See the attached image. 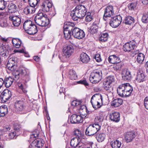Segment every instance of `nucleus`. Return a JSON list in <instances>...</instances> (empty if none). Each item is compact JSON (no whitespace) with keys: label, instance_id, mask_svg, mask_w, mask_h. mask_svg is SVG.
Wrapping results in <instances>:
<instances>
[{"label":"nucleus","instance_id":"2eb2a0df","mask_svg":"<svg viewBox=\"0 0 148 148\" xmlns=\"http://www.w3.org/2000/svg\"><path fill=\"white\" fill-rule=\"evenodd\" d=\"M44 141L42 139L40 138H36L32 143L31 145L33 148H40L43 146Z\"/></svg>","mask_w":148,"mask_h":148},{"label":"nucleus","instance_id":"3c124183","mask_svg":"<svg viewBox=\"0 0 148 148\" xmlns=\"http://www.w3.org/2000/svg\"><path fill=\"white\" fill-rule=\"evenodd\" d=\"M7 2L4 0L0 2V10H3L7 6Z\"/></svg>","mask_w":148,"mask_h":148},{"label":"nucleus","instance_id":"ddd939ff","mask_svg":"<svg viewBox=\"0 0 148 148\" xmlns=\"http://www.w3.org/2000/svg\"><path fill=\"white\" fill-rule=\"evenodd\" d=\"M136 136V133L133 131L128 132L125 134V139L127 143L131 142Z\"/></svg>","mask_w":148,"mask_h":148},{"label":"nucleus","instance_id":"423d86ee","mask_svg":"<svg viewBox=\"0 0 148 148\" xmlns=\"http://www.w3.org/2000/svg\"><path fill=\"white\" fill-rule=\"evenodd\" d=\"M136 42L134 40L128 42L124 45L123 50L125 52H129L134 49L136 47Z\"/></svg>","mask_w":148,"mask_h":148},{"label":"nucleus","instance_id":"7c9ffc66","mask_svg":"<svg viewBox=\"0 0 148 148\" xmlns=\"http://www.w3.org/2000/svg\"><path fill=\"white\" fill-rule=\"evenodd\" d=\"M8 108L6 106L3 105L0 107V117L4 116L8 113Z\"/></svg>","mask_w":148,"mask_h":148},{"label":"nucleus","instance_id":"e433bc0d","mask_svg":"<svg viewBox=\"0 0 148 148\" xmlns=\"http://www.w3.org/2000/svg\"><path fill=\"white\" fill-rule=\"evenodd\" d=\"M8 7L9 10V12L11 13H15L17 11V7L14 4L11 3Z\"/></svg>","mask_w":148,"mask_h":148},{"label":"nucleus","instance_id":"b1692460","mask_svg":"<svg viewBox=\"0 0 148 148\" xmlns=\"http://www.w3.org/2000/svg\"><path fill=\"white\" fill-rule=\"evenodd\" d=\"M81 140L80 138H77V137H75L73 138L71 141V145L75 148L77 147L79 145L81 144L80 142Z\"/></svg>","mask_w":148,"mask_h":148},{"label":"nucleus","instance_id":"37998d69","mask_svg":"<svg viewBox=\"0 0 148 148\" xmlns=\"http://www.w3.org/2000/svg\"><path fill=\"white\" fill-rule=\"evenodd\" d=\"M105 136L106 135L104 134L101 133L98 135H97L96 138L98 142H101L104 140Z\"/></svg>","mask_w":148,"mask_h":148},{"label":"nucleus","instance_id":"412c9836","mask_svg":"<svg viewBox=\"0 0 148 148\" xmlns=\"http://www.w3.org/2000/svg\"><path fill=\"white\" fill-rule=\"evenodd\" d=\"M90 60L88 55L85 53L83 52L81 53L79 57V61L84 64L88 62Z\"/></svg>","mask_w":148,"mask_h":148},{"label":"nucleus","instance_id":"6e6d98bb","mask_svg":"<svg viewBox=\"0 0 148 148\" xmlns=\"http://www.w3.org/2000/svg\"><path fill=\"white\" fill-rule=\"evenodd\" d=\"M82 101H81L79 100L77 101L76 100H73L71 103V105L72 106H75L81 104Z\"/></svg>","mask_w":148,"mask_h":148},{"label":"nucleus","instance_id":"bf43d9fd","mask_svg":"<svg viewBox=\"0 0 148 148\" xmlns=\"http://www.w3.org/2000/svg\"><path fill=\"white\" fill-rule=\"evenodd\" d=\"M39 130H35L31 135V137L32 138L37 137L39 134Z\"/></svg>","mask_w":148,"mask_h":148},{"label":"nucleus","instance_id":"f257e3e1","mask_svg":"<svg viewBox=\"0 0 148 148\" xmlns=\"http://www.w3.org/2000/svg\"><path fill=\"white\" fill-rule=\"evenodd\" d=\"M63 32L64 38L66 40L70 39L72 35L75 38L80 39L84 37L85 34L84 31L75 27L73 23L66 22L64 23Z\"/></svg>","mask_w":148,"mask_h":148},{"label":"nucleus","instance_id":"9d476101","mask_svg":"<svg viewBox=\"0 0 148 148\" xmlns=\"http://www.w3.org/2000/svg\"><path fill=\"white\" fill-rule=\"evenodd\" d=\"M146 77L145 72L142 69H139L137 72L136 80L138 82H142L146 80Z\"/></svg>","mask_w":148,"mask_h":148},{"label":"nucleus","instance_id":"1a4fd4ad","mask_svg":"<svg viewBox=\"0 0 148 148\" xmlns=\"http://www.w3.org/2000/svg\"><path fill=\"white\" fill-rule=\"evenodd\" d=\"M113 7L112 5H109L104 10V13L103 19L106 21L108 17H110L114 14Z\"/></svg>","mask_w":148,"mask_h":148},{"label":"nucleus","instance_id":"aec40b11","mask_svg":"<svg viewBox=\"0 0 148 148\" xmlns=\"http://www.w3.org/2000/svg\"><path fill=\"white\" fill-rule=\"evenodd\" d=\"M122 77L123 80L128 82L131 80L132 78L131 72L128 71H123L122 73Z\"/></svg>","mask_w":148,"mask_h":148},{"label":"nucleus","instance_id":"f3484780","mask_svg":"<svg viewBox=\"0 0 148 148\" xmlns=\"http://www.w3.org/2000/svg\"><path fill=\"white\" fill-rule=\"evenodd\" d=\"M9 18L12 21L13 24L15 26H18L21 23V19L17 16L12 15L9 16Z\"/></svg>","mask_w":148,"mask_h":148},{"label":"nucleus","instance_id":"dca6fc26","mask_svg":"<svg viewBox=\"0 0 148 148\" xmlns=\"http://www.w3.org/2000/svg\"><path fill=\"white\" fill-rule=\"evenodd\" d=\"M20 78L26 82L29 79V74L27 70L24 68L19 69Z\"/></svg>","mask_w":148,"mask_h":148},{"label":"nucleus","instance_id":"4468645a","mask_svg":"<svg viewBox=\"0 0 148 148\" xmlns=\"http://www.w3.org/2000/svg\"><path fill=\"white\" fill-rule=\"evenodd\" d=\"M109 117L112 121L118 123L120 120V114L119 112H116L110 113L109 114Z\"/></svg>","mask_w":148,"mask_h":148},{"label":"nucleus","instance_id":"2f4dec72","mask_svg":"<svg viewBox=\"0 0 148 148\" xmlns=\"http://www.w3.org/2000/svg\"><path fill=\"white\" fill-rule=\"evenodd\" d=\"M68 76L70 79L72 80H76L77 78L75 71L73 69H70L69 72Z\"/></svg>","mask_w":148,"mask_h":148},{"label":"nucleus","instance_id":"ea45409f","mask_svg":"<svg viewBox=\"0 0 148 148\" xmlns=\"http://www.w3.org/2000/svg\"><path fill=\"white\" fill-rule=\"evenodd\" d=\"M144 58V55L143 53H140L138 54L137 61L138 63L142 64L143 62Z\"/></svg>","mask_w":148,"mask_h":148},{"label":"nucleus","instance_id":"72a5a7b5","mask_svg":"<svg viewBox=\"0 0 148 148\" xmlns=\"http://www.w3.org/2000/svg\"><path fill=\"white\" fill-rule=\"evenodd\" d=\"M98 27L96 23H93L89 30V32L92 34L97 33L98 32Z\"/></svg>","mask_w":148,"mask_h":148},{"label":"nucleus","instance_id":"c85d7f7f","mask_svg":"<svg viewBox=\"0 0 148 148\" xmlns=\"http://www.w3.org/2000/svg\"><path fill=\"white\" fill-rule=\"evenodd\" d=\"M125 84H122L119 85L117 88V93L120 97H122L124 95L123 92L125 91Z\"/></svg>","mask_w":148,"mask_h":148},{"label":"nucleus","instance_id":"4c0bfd02","mask_svg":"<svg viewBox=\"0 0 148 148\" xmlns=\"http://www.w3.org/2000/svg\"><path fill=\"white\" fill-rule=\"evenodd\" d=\"M12 42L13 45H15L17 48L19 47L22 44L21 40L18 38H14Z\"/></svg>","mask_w":148,"mask_h":148},{"label":"nucleus","instance_id":"338daca9","mask_svg":"<svg viewBox=\"0 0 148 148\" xmlns=\"http://www.w3.org/2000/svg\"><path fill=\"white\" fill-rule=\"evenodd\" d=\"M137 3L136 2H133L130 3L129 6V8L131 10L134 9L136 7Z\"/></svg>","mask_w":148,"mask_h":148},{"label":"nucleus","instance_id":"8fccbe9b","mask_svg":"<svg viewBox=\"0 0 148 148\" xmlns=\"http://www.w3.org/2000/svg\"><path fill=\"white\" fill-rule=\"evenodd\" d=\"M125 91H132L133 89L132 87L128 83L125 84Z\"/></svg>","mask_w":148,"mask_h":148},{"label":"nucleus","instance_id":"864d4df0","mask_svg":"<svg viewBox=\"0 0 148 148\" xmlns=\"http://www.w3.org/2000/svg\"><path fill=\"white\" fill-rule=\"evenodd\" d=\"M40 0H28V2L30 5L36 6L37 5Z\"/></svg>","mask_w":148,"mask_h":148},{"label":"nucleus","instance_id":"6ab92c4d","mask_svg":"<svg viewBox=\"0 0 148 148\" xmlns=\"http://www.w3.org/2000/svg\"><path fill=\"white\" fill-rule=\"evenodd\" d=\"M109 62L111 64H114L117 62H120V58L118 56L113 55L110 56L108 58Z\"/></svg>","mask_w":148,"mask_h":148},{"label":"nucleus","instance_id":"a211bd4d","mask_svg":"<svg viewBox=\"0 0 148 148\" xmlns=\"http://www.w3.org/2000/svg\"><path fill=\"white\" fill-rule=\"evenodd\" d=\"M35 6L30 5L25 8L23 10V12L26 14L28 15L34 13L36 10Z\"/></svg>","mask_w":148,"mask_h":148},{"label":"nucleus","instance_id":"e2e57ef3","mask_svg":"<svg viewBox=\"0 0 148 148\" xmlns=\"http://www.w3.org/2000/svg\"><path fill=\"white\" fill-rule=\"evenodd\" d=\"M83 109H84L86 112L88 114H90L91 112V111H88L87 108L86 106H81L80 109V112L82 113L81 111Z\"/></svg>","mask_w":148,"mask_h":148},{"label":"nucleus","instance_id":"bb28decb","mask_svg":"<svg viewBox=\"0 0 148 148\" xmlns=\"http://www.w3.org/2000/svg\"><path fill=\"white\" fill-rule=\"evenodd\" d=\"M14 79L10 77L5 78L4 79V85L6 88H9L12 84Z\"/></svg>","mask_w":148,"mask_h":148},{"label":"nucleus","instance_id":"f8f14e48","mask_svg":"<svg viewBox=\"0 0 148 148\" xmlns=\"http://www.w3.org/2000/svg\"><path fill=\"white\" fill-rule=\"evenodd\" d=\"M17 67L16 63L15 62L13 58L9 60L6 65V68L9 71H12L16 69Z\"/></svg>","mask_w":148,"mask_h":148},{"label":"nucleus","instance_id":"79ce46f5","mask_svg":"<svg viewBox=\"0 0 148 148\" xmlns=\"http://www.w3.org/2000/svg\"><path fill=\"white\" fill-rule=\"evenodd\" d=\"M111 145L112 148H119L121 146V143L117 140L112 142Z\"/></svg>","mask_w":148,"mask_h":148},{"label":"nucleus","instance_id":"473e14b6","mask_svg":"<svg viewBox=\"0 0 148 148\" xmlns=\"http://www.w3.org/2000/svg\"><path fill=\"white\" fill-rule=\"evenodd\" d=\"M33 24L31 20H26L23 23V27L24 29L26 31H27L29 30L30 27Z\"/></svg>","mask_w":148,"mask_h":148},{"label":"nucleus","instance_id":"9b49d317","mask_svg":"<svg viewBox=\"0 0 148 148\" xmlns=\"http://www.w3.org/2000/svg\"><path fill=\"white\" fill-rule=\"evenodd\" d=\"M53 4L52 2L49 0H45L41 5L42 11L47 12L51 10Z\"/></svg>","mask_w":148,"mask_h":148},{"label":"nucleus","instance_id":"a878e982","mask_svg":"<svg viewBox=\"0 0 148 148\" xmlns=\"http://www.w3.org/2000/svg\"><path fill=\"white\" fill-rule=\"evenodd\" d=\"M103 87L104 89L108 92L112 93L113 92V88L111 84L108 82L103 81Z\"/></svg>","mask_w":148,"mask_h":148},{"label":"nucleus","instance_id":"c756f323","mask_svg":"<svg viewBox=\"0 0 148 148\" xmlns=\"http://www.w3.org/2000/svg\"><path fill=\"white\" fill-rule=\"evenodd\" d=\"M12 74L13 76V79L14 80L16 81L19 78H20V75L19 69H18V67L15 70L12 71Z\"/></svg>","mask_w":148,"mask_h":148},{"label":"nucleus","instance_id":"39448f33","mask_svg":"<svg viewBox=\"0 0 148 148\" xmlns=\"http://www.w3.org/2000/svg\"><path fill=\"white\" fill-rule=\"evenodd\" d=\"M12 95V93L8 89H5L0 95L1 102L3 103H5L10 99Z\"/></svg>","mask_w":148,"mask_h":148},{"label":"nucleus","instance_id":"5701e85b","mask_svg":"<svg viewBox=\"0 0 148 148\" xmlns=\"http://www.w3.org/2000/svg\"><path fill=\"white\" fill-rule=\"evenodd\" d=\"M123 102V100L120 98L114 99L111 102V105L114 107H117L121 105Z\"/></svg>","mask_w":148,"mask_h":148},{"label":"nucleus","instance_id":"6e6552de","mask_svg":"<svg viewBox=\"0 0 148 148\" xmlns=\"http://www.w3.org/2000/svg\"><path fill=\"white\" fill-rule=\"evenodd\" d=\"M122 20L120 15L116 16L112 18L109 22L110 25L112 27H117L120 24Z\"/></svg>","mask_w":148,"mask_h":148},{"label":"nucleus","instance_id":"13d9d810","mask_svg":"<svg viewBox=\"0 0 148 148\" xmlns=\"http://www.w3.org/2000/svg\"><path fill=\"white\" fill-rule=\"evenodd\" d=\"M16 135L15 130H12V132L9 133L8 136L10 139H13Z\"/></svg>","mask_w":148,"mask_h":148},{"label":"nucleus","instance_id":"7ed1b4c3","mask_svg":"<svg viewBox=\"0 0 148 148\" xmlns=\"http://www.w3.org/2000/svg\"><path fill=\"white\" fill-rule=\"evenodd\" d=\"M102 71L100 70H95L91 73L90 77L91 82L95 84L99 82L102 79Z\"/></svg>","mask_w":148,"mask_h":148},{"label":"nucleus","instance_id":"49530a36","mask_svg":"<svg viewBox=\"0 0 148 148\" xmlns=\"http://www.w3.org/2000/svg\"><path fill=\"white\" fill-rule=\"evenodd\" d=\"M141 21L143 23H148V12L147 14H143Z\"/></svg>","mask_w":148,"mask_h":148},{"label":"nucleus","instance_id":"603ef678","mask_svg":"<svg viewBox=\"0 0 148 148\" xmlns=\"http://www.w3.org/2000/svg\"><path fill=\"white\" fill-rule=\"evenodd\" d=\"M83 116H81L80 115H77V123H81L83 121V119L86 117V116H85L84 114H82Z\"/></svg>","mask_w":148,"mask_h":148},{"label":"nucleus","instance_id":"0e129e2a","mask_svg":"<svg viewBox=\"0 0 148 148\" xmlns=\"http://www.w3.org/2000/svg\"><path fill=\"white\" fill-rule=\"evenodd\" d=\"M144 102L145 108L148 110V96L145 98L144 100Z\"/></svg>","mask_w":148,"mask_h":148},{"label":"nucleus","instance_id":"774afa93","mask_svg":"<svg viewBox=\"0 0 148 148\" xmlns=\"http://www.w3.org/2000/svg\"><path fill=\"white\" fill-rule=\"evenodd\" d=\"M40 26L41 27H46L49 24V19L48 18L47 22L42 21V22Z\"/></svg>","mask_w":148,"mask_h":148},{"label":"nucleus","instance_id":"de8ad7c7","mask_svg":"<svg viewBox=\"0 0 148 148\" xmlns=\"http://www.w3.org/2000/svg\"><path fill=\"white\" fill-rule=\"evenodd\" d=\"M104 81L110 84H111L114 81V77L113 76H110L106 79H105Z\"/></svg>","mask_w":148,"mask_h":148},{"label":"nucleus","instance_id":"20e7f679","mask_svg":"<svg viewBox=\"0 0 148 148\" xmlns=\"http://www.w3.org/2000/svg\"><path fill=\"white\" fill-rule=\"evenodd\" d=\"M102 96L99 93L93 95L91 98L90 102L93 108L96 110L100 108L101 106L100 102L102 101Z\"/></svg>","mask_w":148,"mask_h":148},{"label":"nucleus","instance_id":"0eeeda50","mask_svg":"<svg viewBox=\"0 0 148 148\" xmlns=\"http://www.w3.org/2000/svg\"><path fill=\"white\" fill-rule=\"evenodd\" d=\"M74 49L72 46L69 45L64 47L63 49L62 56L63 58H68L73 52Z\"/></svg>","mask_w":148,"mask_h":148},{"label":"nucleus","instance_id":"a19ab883","mask_svg":"<svg viewBox=\"0 0 148 148\" xmlns=\"http://www.w3.org/2000/svg\"><path fill=\"white\" fill-rule=\"evenodd\" d=\"M84 134V132L83 130H74L73 132V135L78 136L77 138L80 139Z\"/></svg>","mask_w":148,"mask_h":148},{"label":"nucleus","instance_id":"a18cd8bd","mask_svg":"<svg viewBox=\"0 0 148 148\" xmlns=\"http://www.w3.org/2000/svg\"><path fill=\"white\" fill-rule=\"evenodd\" d=\"M77 115L75 114H72L70 119V121L72 123H76L77 122Z\"/></svg>","mask_w":148,"mask_h":148},{"label":"nucleus","instance_id":"cd10ccee","mask_svg":"<svg viewBox=\"0 0 148 148\" xmlns=\"http://www.w3.org/2000/svg\"><path fill=\"white\" fill-rule=\"evenodd\" d=\"M27 33L30 35H34L36 33L38 32L37 27L34 24H33L30 27Z\"/></svg>","mask_w":148,"mask_h":148},{"label":"nucleus","instance_id":"c03bdc74","mask_svg":"<svg viewBox=\"0 0 148 148\" xmlns=\"http://www.w3.org/2000/svg\"><path fill=\"white\" fill-rule=\"evenodd\" d=\"M114 64L115 65L113 66V68L116 71L120 70L122 66V64L121 61L120 62H117L116 63H115Z\"/></svg>","mask_w":148,"mask_h":148},{"label":"nucleus","instance_id":"5fc2aeb1","mask_svg":"<svg viewBox=\"0 0 148 148\" xmlns=\"http://www.w3.org/2000/svg\"><path fill=\"white\" fill-rule=\"evenodd\" d=\"M91 127L95 128L96 130H100L101 126L98 124L95 123L92 125H90L88 127H87L86 130H88V129L90 128Z\"/></svg>","mask_w":148,"mask_h":148},{"label":"nucleus","instance_id":"052dcab7","mask_svg":"<svg viewBox=\"0 0 148 148\" xmlns=\"http://www.w3.org/2000/svg\"><path fill=\"white\" fill-rule=\"evenodd\" d=\"M77 83L79 84H81L84 85L85 86H88L89 84L87 82V81L85 79L83 80H80L77 82Z\"/></svg>","mask_w":148,"mask_h":148},{"label":"nucleus","instance_id":"f704fd0d","mask_svg":"<svg viewBox=\"0 0 148 148\" xmlns=\"http://www.w3.org/2000/svg\"><path fill=\"white\" fill-rule=\"evenodd\" d=\"M0 53H1L2 56H8L9 51L4 46L0 47Z\"/></svg>","mask_w":148,"mask_h":148},{"label":"nucleus","instance_id":"f03ea898","mask_svg":"<svg viewBox=\"0 0 148 148\" xmlns=\"http://www.w3.org/2000/svg\"><path fill=\"white\" fill-rule=\"evenodd\" d=\"M87 9L84 6L82 5L76 6L71 13L73 19L76 21L78 18L82 19L86 15Z\"/></svg>","mask_w":148,"mask_h":148},{"label":"nucleus","instance_id":"4d7b16f0","mask_svg":"<svg viewBox=\"0 0 148 148\" xmlns=\"http://www.w3.org/2000/svg\"><path fill=\"white\" fill-rule=\"evenodd\" d=\"M7 26V23L5 21H4L3 18L0 17V26L3 27Z\"/></svg>","mask_w":148,"mask_h":148},{"label":"nucleus","instance_id":"69168bd1","mask_svg":"<svg viewBox=\"0 0 148 148\" xmlns=\"http://www.w3.org/2000/svg\"><path fill=\"white\" fill-rule=\"evenodd\" d=\"M132 92V91H125L124 92H123L124 95L123 96H122V97H129L131 95Z\"/></svg>","mask_w":148,"mask_h":148},{"label":"nucleus","instance_id":"09e8293b","mask_svg":"<svg viewBox=\"0 0 148 148\" xmlns=\"http://www.w3.org/2000/svg\"><path fill=\"white\" fill-rule=\"evenodd\" d=\"M99 130H97L96 132H94L93 130H85L86 135L88 136H93L97 133Z\"/></svg>","mask_w":148,"mask_h":148},{"label":"nucleus","instance_id":"680f3d73","mask_svg":"<svg viewBox=\"0 0 148 148\" xmlns=\"http://www.w3.org/2000/svg\"><path fill=\"white\" fill-rule=\"evenodd\" d=\"M94 58L95 59L97 62H100L102 61L100 55L99 54H96L95 56L94 57Z\"/></svg>","mask_w":148,"mask_h":148},{"label":"nucleus","instance_id":"393cba45","mask_svg":"<svg viewBox=\"0 0 148 148\" xmlns=\"http://www.w3.org/2000/svg\"><path fill=\"white\" fill-rule=\"evenodd\" d=\"M134 18L132 16H127L125 17L123 21V23L125 24L128 25H131L135 22Z\"/></svg>","mask_w":148,"mask_h":148},{"label":"nucleus","instance_id":"4be33fe9","mask_svg":"<svg viewBox=\"0 0 148 148\" xmlns=\"http://www.w3.org/2000/svg\"><path fill=\"white\" fill-rule=\"evenodd\" d=\"M15 106L19 111H22L26 109V107L24 106L23 100L17 101L16 102Z\"/></svg>","mask_w":148,"mask_h":148},{"label":"nucleus","instance_id":"58836bf2","mask_svg":"<svg viewBox=\"0 0 148 148\" xmlns=\"http://www.w3.org/2000/svg\"><path fill=\"white\" fill-rule=\"evenodd\" d=\"M43 18H44L46 19L47 18V15L42 12H41L40 11H39L35 16L34 19H42Z\"/></svg>","mask_w":148,"mask_h":148},{"label":"nucleus","instance_id":"c9c22d12","mask_svg":"<svg viewBox=\"0 0 148 148\" xmlns=\"http://www.w3.org/2000/svg\"><path fill=\"white\" fill-rule=\"evenodd\" d=\"M108 36V34L106 32L101 33L99 36V39L100 41L105 42L107 41Z\"/></svg>","mask_w":148,"mask_h":148}]
</instances>
